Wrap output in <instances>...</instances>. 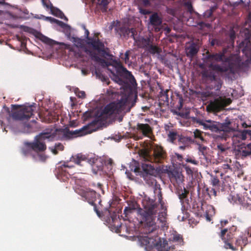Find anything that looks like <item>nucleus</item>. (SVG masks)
<instances>
[{"mask_svg": "<svg viewBox=\"0 0 251 251\" xmlns=\"http://www.w3.org/2000/svg\"><path fill=\"white\" fill-rule=\"evenodd\" d=\"M250 243H251V227H249L242 232L235 241V246L240 247L241 251L243 250L244 247Z\"/></svg>", "mask_w": 251, "mask_h": 251, "instance_id": "2eb2a0df", "label": "nucleus"}, {"mask_svg": "<svg viewBox=\"0 0 251 251\" xmlns=\"http://www.w3.org/2000/svg\"><path fill=\"white\" fill-rule=\"evenodd\" d=\"M39 39L44 43L49 45H53L54 44V41L42 35L41 34Z\"/></svg>", "mask_w": 251, "mask_h": 251, "instance_id": "37998d69", "label": "nucleus"}, {"mask_svg": "<svg viewBox=\"0 0 251 251\" xmlns=\"http://www.w3.org/2000/svg\"><path fill=\"white\" fill-rule=\"evenodd\" d=\"M73 41L75 44V45L77 47L82 48L83 46L84 42L83 40L77 38V37H73Z\"/></svg>", "mask_w": 251, "mask_h": 251, "instance_id": "c03bdc74", "label": "nucleus"}, {"mask_svg": "<svg viewBox=\"0 0 251 251\" xmlns=\"http://www.w3.org/2000/svg\"><path fill=\"white\" fill-rule=\"evenodd\" d=\"M213 14V10L210 9V10H207L205 13V16L207 17V18H209Z\"/></svg>", "mask_w": 251, "mask_h": 251, "instance_id": "680f3d73", "label": "nucleus"}, {"mask_svg": "<svg viewBox=\"0 0 251 251\" xmlns=\"http://www.w3.org/2000/svg\"><path fill=\"white\" fill-rule=\"evenodd\" d=\"M227 232V228H221V230L218 233L219 236L224 241L225 243V247L226 249H230L232 251L237 250V249L236 247H234L233 245L229 242L231 241V240H226V234Z\"/></svg>", "mask_w": 251, "mask_h": 251, "instance_id": "6ab92c4d", "label": "nucleus"}, {"mask_svg": "<svg viewBox=\"0 0 251 251\" xmlns=\"http://www.w3.org/2000/svg\"><path fill=\"white\" fill-rule=\"evenodd\" d=\"M140 12L144 15H146L149 13L148 10L142 8L140 9Z\"/></svg>", "mask_w": 251, "mask_h": 251, "instance_id": "69168bd1", "label": "nucleus"}, {"mask_svg": "<svg viewBox=\"0 0 251 251\" xmlns=\"http://www.w3.org/2000/svg\"><path fill=\"white\" fill-rule=\"evenodd\" d=\"M134 172L139 174L141 177H143L146 183L149 186L154 187V192L157 194L158 201L161 203L162 200V195L159 184H157L154 176V168L150 164L143 163L142 167L136 166Z\"/></svg>", "mask_w": 251, "mask_h": 251, "instance_id": "20e7f679", "label": "nucleus"}, {"mask_svg": "<svg viewBox=\"0 0 251 251\" xmlns=\"http://www.w3.org/2000/svg\"><path fill=\"white\" fill-rule=\"evenodd\" d=\"M39 157L40 158V159L42 161H44L46 159V157L45 155L39 154Z\"/></svg>", "mask_w": 251, "mask_h": 251, "instance_id": "338daca9", "label": "nucleus"}, {"mask_svg": "<svg viewBox=\"0 0 251 251\" xmlns=\"http://www.w3.org/2000/svg\"><path fill=\"white\" fill-rule=\"evenodd\" d=\"M171 180L172 182L175 181L177 184H179L183 181V176L181 173L175 172L172 174Z\"/></svg>", "mask_w": 251, "mask_h": 251, "instance_id": "473e14b6", "label": "nucleus"}, {"mask_svg": "<svg viewBox=\"0 0 251 251\" xmlns=\"http://www.w3.org/2000/svg\"><path fill=\"white\" fill-rule=\"evenodd\" d=\"M12 111L10 112L7 108L8 113L7 120L9 122L11 120L14 121H24L28 120L33 115V106H22L18 104L11 105Z\"/></svg>", "mask_w": 251, "mask_h": 251, "instance_id": "39448f33", "label": "nucleus"}, {"mask_svg": "<svg viewBox=\"0 0 251 251\" xmlns=\"http://www.w3.org/2000/svg\"><path fill=\"white\" fill-rule=\"evenodd\" d=\"M143 205L144 209L139 208L137 212L141 216L142 222L144 223L143 232L145 234H153L154 236H156L158 228L155 222L156 215L158 214L157 220L161 223L162 227H164L166 225V213L163 212L158 213L159 205L150 198L145 199L143 201Z\"/></svg>", "mask_w": 251, "mask_h": 251, "instance_id": "f03ea898", "label": "nucleus"}, {"mask_svg": "<svg viewBox=\"0 0 251 251\" xmlns=\"http://www.w3.org/2000/svg\"><path fill=\"white\" fill-rule=\"evenodd\" d=\"M136 126L137 130L141 132L144 136H148L152 133V128L148 124L138 123Z\"/></svg>", "mask_w": 251, "mask_h": 251, "instance_id": "412c9836", "label": "nucleus"}, {"mask_svg": "<svg viewBox=\"0 0 251 251\" xmlns=\"http://www.w3.org/2000/svg\"><path fill=\"white\" fill-rule=\"evenodd\" d=\"M207 62H210L212 63V61H215L216 62H222L223 63V59L222 58V55L219 53H210L208 51L206 52V55L205 58Z\"/></svg>", "mask_w": 251, "mask_h": 251, "instance_id": "bb28decb", "label": "nucleus"}, {"mask_svg": "<svg viewBox=\"0 0 251 251\" xmlns=\"http://www.w3.org/2000/svg\"><path fill=\"white\" fill-rule=\"evenodd\" d=\"M29 142H25L24 143V146L22 149V153L25 156H27L31 154L32 151H33L31 148L28 146L26 144Z\"/></svg>", "mask_w": 251, "mask_h": 251, "instance_id": "4c0bfd02", "label": "nucleus"}, {"mask_svg": "<svg viewBox=\"0 0 251 251\" xmlns=\"http://www.w3.org/2000/svg\"><path fill=\"white\" fill-rule=\"evenodd\" d=\"M187 9H188V11L190 13H192L193 11V7H192V5H191V3H187Z\"/></svg>", "mask_w": 251, "mask_h": 251, "instance_id": "0e129e2a", "label": "nucleus"}, {"mask_svg": "<svg viewBox=\"0 0 251 251\" xmlns=\"http://www.w3.org/2000/svg\"><path fill=\"white\" fill-rule=\"evenodd\" d=\"M85 52L88 54L91 57L94 59L96 61L102 62L104 61V60L100 59L98 55L94 52L93 50L86 49Z\"/></svg>", "mask_w": 251, "mask_h": 251, "instance_id": "58836bf2", "label": "nucleus"}, {"mask_svg": "<svg viewBox=\"0 0 251 251\" xmlns=\"http://www.w3.org/2000/svg\"><path fill=\"white\" fill-rule=\"evenodd\" d=\"M52 11L53 14L56 16H58L59 17L61 18L62 15H64L63 12L57 8H56L55 9H53Z\"/></svg>", "mask_w": 251, "mask_h": 251, "instance_id": "5fc2aeb1", "label": "nucleus"}, {"mask_svg": "<svg viewBox=\"0 0 251 251\" xmlns=\"http://www.w3.org/2000/svg\"><path fill=\"white\" fill-rule=\"evenodd\" d=\"M68 163L69 162L68 161L64 162L61 166H59L57 169L58 176L61 177H64L63 178L64 180H65L66 179L69 178L71 176V175L67 171L66 168H70L73 166L69 165Z\"/></svg>", "mask_w": 251, "mask_h": 251, "instance_id": "a211bd4d", "label": "nucleus"}, {"mask_svg": "<svg viewBox=\"0 0 251 251\" xmlns=\"http://www.w3.org/2000/svg\"><path fill=\"white\" fill-rule=\"evenodd\" d=\"M215 188H212L210 190H209L208 188H206V191L208 193V195L211 197V196H214L216 197L217 196V191Z\"/></svg>", "mask_w": 251, "mask_h": 251, "instance_id": "603ef678", "label": "nucleus"}, {"mask_svg": "<svg viewBox=\"0 0 251 251\" xmlns=\"http://www.w3.org/2000/svg\"><path fill=\"white\" fill-rule=\"evenodd\" d=\"M125 62L126 63H128L129 57V54L127 51H126L125 54V56L124 58Z\"/></svg>", "mask_w": 251, "mask_h": 251, "instance_id": "e2e57ef3", "label": "nucleus"}, {"mask_svg": "<svg viewBox=\"0 0 251 251\" xmlns=\"http://www.w3.org/2000/svg\"><path fill=\"white\" fill-rule=\"evenodd\" d=\"M239 152L242 158H244L251 155V143L241 147L239 150Z\"/></svg>", "mask_w": 251, "mask_h": 251, "instance_id": "c756f323", "label": "nucleus"}, {"mask_svg": "<svg viewBox=\"0 0 251 251\" xmlns=\"http://www.w3.org/2000/svg\"><path fill=\"white\" fill-rule=\"evenodd\" d=\"M139 241L143 246H145L146 248H150L152 247V244L154 245V242L155 240L149 235L142 236L139 239Z\"/></svg>", "mask_w": 251, "mask_h": 251, "instance_id": "cd10ccee", "label": "nucleus"}, {"mask_svg": "<svg viewBox=\"0 0 251 251\" xmlns=\"http://www.w3.org/2000/svg\"><path fill=\"white\" fill-rule=\"evenodd\" d=\"M143 205L144 209L139 208L137 212L141 216L142 222L144 223L143 232L145 234H153L154 236H156L158 228L155 222L156 215L158 214L157 220L161 223L162 227H164L166 225V213L163 212L158 213L159 205L150 198L145 199L143 201Z\"/></svg>", "mask_w": 251, "mask_h": 251, "instance_id": "7ed1b4c3", "label": "nucleus"}, {"mask_svg": "<svg viewBox=\"0 0 251 251\" xmlns=\"http://www.w3.org/2000/svg\"><path fill=\"white\" fill-rule=\"evenodd\" d=\"M86 159V157L85 155L82 154H77L72 156L70 159V161L74 162L77 165H82L81 164V162L85 161Z\"/></svg>", "mask_w": 251, "mask_h": 251, "instance_id": "2f4dec72", "label": "nucleus"}, {"mask_svg": "<svg viewBox=\"0 0 251 251\" xmlns=\"http://www.w3.org/2000/svg\"><path fill=\"white\" fill-rule=\"evenodd\" d=\"M111 0H97V3L100 6L101 11L106 12L107 9V5Z\"/></svg>", "mask_w": 251, "mask_h": 251, "instance_id": "c9c22d12", "label": "nucleus"}, {"mask_svg": "<svg viewBox=\"0 0 251 251\" xmlns=\"http://www.w3.org/2000/svg\"><path fill=\"white\" fill-rule=\"evenodd\" d=\"M133 210H132L128 207H126L124 210L123 214L125 215L123 217V219L125 221L129 220V219L130 218V214L133 212Z\"/></svg>", "mask_w": 251, "mask_h": 251, "instance_id": "79ce46f5", "label": "nucleus"}, {"mask_svg": "<svg viewBox=\"0 0 251 251\" xmlns=\"http://www.w3.org/2000/svg\"><path fill=\"white\" fill-rule=\"evenodd\" d=\"M124 105L125 103L122 100H120L117 102H110L104 107L102 112V115L108 117L119 114L123 110Z\"/></svg>", "mask_w": 251, "mask_h": 251, "instance_id": "f8f14e48", "label": "nucleus"}, {"mask_svg": "<svg viewBox=\"0 0 251 251\" xmlns=\"http://www.w3.org/2000/svg\"><path fill=\"white\" fill-rule=\"evenodd\" d=\"M228 35L229 37L230 41L232 43H234V40L236 38V34L233 27H230Z\"/></svg>", "mask_w": 251, "mask_h": 251, "instance_id": "49530a36", "label": "nucleus"}, {"mask_svg": "<svg viewBox=\"0 0 251 251\" xmlns=\"http://www.w3.org/2000/svg\"><path fill=\"white\" fill-rule=\"evenodd\" d=\"M235 138H238L239 139H241L242 140H245L247 137L246 136L245 130L239 131L237 133L234 134L232 138L234 140Z\"/></svg>", "mask_w": 251, "mask_h": 251, "instance_id": "ea45409f", "label": "nucleus"}, {"mask_svg": "<svg viewBox=\"0 0 251 251\" xmlns=\"http://www.w3.org/2000/svg\"><path fill=\"white\" fill-rule=\"evenodd\" d=\"M56 132L59 135V139L61 140H69L91 132L88 130L87 126H84L80 129L74 131H71L68 128L57 129Z\"/></svg>", "mask_w": 251, "mask_h": 251, "instance_id": "9d476101", "label": "nucleus"}, {"mask_svg": "<svg viewBox=\"0 0 251 251\" xmlns=\"http://www.w3.org/2000/svg\"><path fill=\"white\" fill-rule=\"evenodd\" d=\"M150 24L152 25L155 31H160V28L159 27L162 24V19L158 16L157 13H154L150 17Z\"/></svg>", "mask_w": 251, "mask_h": 251, "instance_id": "aec40b11", "label": "nucleus"}, {"mask_svg": "<svg viewBox=\"0 0 251 251\" xmlns=\"http://www.w3.org/2000/svg\"><path fill=\"white\" fill-rule=\"evenodd\" d=\"M217 149L219 150V151L221 153H223L225 152L227 148L225 147L224 145H223L222 144H219L217 145Z\"/></svg>", "mask_w": 251, "mask_h": 251, "instance_id": "6e6d98bb", "label": "nucleus"}, {"mask_svg": "<svg viewBox=\"0 0 251 251\" xmlns=\"http://www.w3.org/2000/svg\"><path fill=\"white\" fill-rule=\"evenodd\" d=\"M180 135L181 134L176 129L170 130L167 134L168 140L172 143L176 144V142H178Z\"/></svg>", "mask_w": 251, "mask_h": 251, "instance_id": "b1692460", "label": "nucleus"}, {"mask_svg": "<svg viewBox=\"0 0 251 251\" xmlns=\"http://www.w3.org/2000/svg\"><path fill=\"white\" fill-rule=\"evenodd\" d=\"M211 183L213 186L215 187L218 190L220 189V181L217 177H212Z\"/></svg>", "mask_w": 251, "mask_h": 251, "instance_id": "a18cd8bd", "label": "nucleus"}, {"mask_svg": "<svg viewBox=\"0 0 251 251\" xmlns=\"http://www.w3.org/2000/svg\"><path fill=\"white\" fill-rule=\"evenodd\" d=\"M142 155L145 161L159 163L165 158L166 153L162 147L155 146L153 148L152 153L144 151L142 152Z\"/></svg>", "mask_w": 251, "mask_h": 251, "instance_id": "1a4fd4ad", "label": "nucleus"}, {"mask_svg": "<svg viewBox=\"0 0 251 251\" xmlns=\"http://www.w3.org/2000/svg\"><path fill=\"white\" fill-rule=\"evenodd\" d=\"M185 161L186 162L191 163L194 165H198V163H199L198 161H197L195 159H193L191 157H188V158H186Z\"/></svg>", "mask_w": 251, "mask_h": 251, "instance_id": "bf43d9fd", "label": "nucleus"}, {"mask_svg": "<svg viewBox=\"0 0 251 251\" xmlns=\"http://www.w3.org/2000/svg\"><path fill=\"white\" fill-rule=\"evenodd\" d=\"M54 136L53 134L50 133L42 132L36 135L33 142L27 143L26 144L33 151L36 152H43L47 149L45 140L47 139L53 138Z\"/></svg>", "mask_w": 251, "mask_h": 251, "instance_id": "6e6552de", "label": "nucleus"}, {"mask_svg": "<svg viewBox=\"0 0 251 251\" xmlns=\"http://www.w3.org/2000/svg\"><path fill=\"white\" fill-rule=\"evenodd\" d=\"M216 93L210 91L203 92L201 96L203 98H214L213 100H210L208 105L206 106L207 110L211 112H218L224 109L225 107L228 105L231 102L230 99L223 98L218 96Z\"/></svg>", "mask_w": 251, "mask_h": 251, "instance_id": "423d86ee", "label": "nucleus"}, {"mask_svg": "<svg viewBox=\"0 0 251 251\" xmlns=\"http://www.w3.org/2000/svg\"><path fill=\"white\" fill-rule=\"evenodd\" d=\"M75 94L76 96L80 98H84L85 97V93L84 91H80L77 89L75 90Z\"/></svg>", "mask_w": 251, "mask_h": 251, "instance_id": "864d4df0", "label": "nucleus"}, {"mask_svg": "<svg viewBox=\"0 0 251 251\" xmlns=\"http://www.w3.org/2000/svg\"><path fill=\"white\" fill-rule=\"evenodd\" d=\"M84 29L87 45L93 50L97 51L101 56H109V49L105 46L104 43L99 38L90 37L89 30L85 27Z\"/></svg>", "mask_w": 251, "mask_h": 251, "instance_id": "0eeeda50", "label": "nucleus"}, {"mask_svg": "<svg viewBox=\"0 0 251 251\" xmlns=\"http://www.w3.org/2000/svg\"><path fill=\"white\" fill-rule=\"evenodd\" d=\"M76 192L79 195L84 198L90 204L94 206V210L96 212L97 215L100 217L101 216L100 211L97 208L96 204L95 201L96 200V192L95 191L86 189H78L75 190Z\"/></svg>", "mask_w": 251, "mask_h": 251, "instance_id": "ddd939ff", "label": "nucleus"}, {"mask_svg": "<svg viewBox=\"0 0 251 251\" xmlns=\"http://www.w3.org/2000/svg\"><path fill=\"white\" fill-rule=\"evenodd\" d=\"M192 121L194 124L202 126L204 130H209L215 132L219 131V122L211 120H203L195 117L192 118Z\"/></svg>", "mask_w": 251, "mask_h": 251, "instance_id": "4468645a", "label": "nucleus"}, {"mask_svg": "<svg viewBox=\"0 0 251 251\" xmlns=\"http://www.w3.org/2000/svg\"><path fill=\"white\" fill-rule=\"evenodd\" d=\"M135 40L139 48L145 49L146 50L153 42V40L151 39L150 38H145L143 37H139L138 39H135Z\"/></svg>", "mask_w": 251, "mask_h": 251, "instance_id": "4be33fe9", "label": "nucleus"}, {"mask_svg": "<svg viewBox=\"0 0 251 251\" xmlns=\"http://www.w3.org/2000/svg\"><path fill=\"white\" fill-rule=\"evenodd\" d=\"M197 25L200 26V28L201 29L205 27H209L210 26V25L209 24L205 23L203 22H200L198 23Z\"/></svg>", "mask_w": 251, "mask_h": 251, "instance_id": "4d7b16f0", "label": "nucleus"}, {"mask_svg": "<svg viewBox=\"0 0 251 251\" xmlns=\"http://www.w3.org/2000/svg\"><path fill=\"white\" fill-rule=\"evenodd\" d=\"M244 130H245L246 136H247V135H248L251 138V130L245 129Z\"/></svg>", "mask_w": 251, "mask_h": 251, "instance_id": "774afa93", "label": "nucleus"}, {"mask_svg": "<svg viewBox=\"0 0 251 251\" xmlns=\"http://www.w3.org/2000/svg\"><path fill=\"white\" fill-rule=\"evenodd\" d=\"M219 131H222L226 132H228L230 131L233 130V129L230 127L229 126L231 125V122L228 118H226L225 122L223 123H219Z\"/></svg>", "mask_w": 251, "mask_h": 251, "instance_id": "7c9ffc66", "label": "nucleus"}, {"mask_svg": "<svg viewBox=\"0 0 251 251\" xmlns=\"http://www.w3.org/2000/svg\"><path fill=\"white\" fill-rule=\"evenodd\" d=\"M227 51L228 49L225 48L219 52L224 60L222 65L210 63L208 66L210 70H204L201 73L202 77L211 83L209 86L211 89L220 91L223 84V81L220 78L217 77L216 73L225 74V77L232 79L243 66L244 63L238 53L231 54L227 57L226 55Z\"/></svg>", "mask_w": 251, "mask_h": 251, "instance_id": "f257e3e1", "label": "nucleus"}, {"mask_svg": "<svg viewBox=\"0 0 251 251\" xmlns=\"http://www.w3.org/2000/svg\"><path fill=\"white\" fill-rule=\"evenodd\" d=\"M237 227L236 226H233L227 229V232L226 234V240H232L234 236V232L236 231Z\"/></svg>", "mask_w": 251, "mask_h": 251, "instance_id": "e433bc0d", "label": "nucleus"}, {"mask_svg": "<svg viewBox=\"0 0 251 251\" xmlns=\"http://www.w3.org/2000/svg\"><path fill=\"white\" fill-rule=\"evenodd\" d=\"M199 41L191 42L185 47L186 54L188 57L193 58L198 52L200 49Z\"/></svg>", "mask_w": 251, "mask_h": 251, "instance_id": "f3484780", "label": "nucleus"}, {"mask_svg": "<svg viewBox=\"0 0 251 251\" xmlns=\"http://www.w3.org/2000/svg\"><path fill=\"white\" fill-rule=\"evenodd\" d=\"M207 147L202 145H200L199 147V152L201 153V154L205 157V151L206 150Z\"/></svg>", "mask_w": 251, "mask_h": 251, "instance_id": "3c124183", "label": "nucleus"}, {"mask_svg": "<svg viewBox=\"0 0 251 251\" xmlns=\"http://www.w3.org/2000/svg\"><path fill=\"white\" fill-rule=\"evenodd\" d=\"M110 26L111 28L114 27L116 33L118 34L120 37L128 39L130 37L135 40V35L137 32L134 28H129L119 21L113 22Z\"/></svg>", "mask_w": 251, "mask_h": 251, "instance_id": "9b49d317", "label": "nucleus"}, {"mask_svg": "<svg viewBox=\"0 0 251 251\" xmlns=\"http://www.w3.org/2000/svg\"><path fill=\"white\" fill-rule=\"evenodd\" d=\"M110 218L109 219L110 223L114 227L116 228V230L120 231L122 226L121 224L120 223L119 216L116 212H113L111 214Z\"/></svg>", "mask_w": 251, "mask_h": 251, "instance_id": "393cba45", "label": "nucleus"}, {"mask_svg": "<svg viewBox=\"0 0 251 251\" xmlns=\"http://www.w3.org/2000/svg\"><path fill=\"white\" fill-rule=\"evenodd\" d=\"M171 240L173 242L177 243V244L181 245L183 242L182 236L178 234H175L171 238Z\"/></svg>", "mask_w": 251, "mask_h": 251, "instance_id": "a19ab883", "label": "nucleus"}, {"mask_svg": "<svg viewBox=\"0 0 251 251\" xmlns=\"http://www.w3.org/2000/svg\"><path fill=\"white\" fill-rule=\"evenodd\" d=\"M49 115V122H54L57 120L58 119V114L55 113L54 112H49L48 113Z\"/></svg>", "mask_w": 251, "mask_h": 251, "instance_id": "de8ad7c7", "label": "nucleus"}, {"mask_svg": "<svg viewBox=\"0 0 251 251\" xmlns=\"http://www.w3.org/2000/svg\"><path fill=\"white\" fill-rule=\"evenodd\" d=\"M150 53L154 54L155 53L159 54L161 52V50L157 46L151 43L148 49L146 50Z\"/></svg>", "mask_w": 251, "mask_h": 251, "instance_id": "f704fd0d", "label": "nucleus"}, {"mask_svg": "<svg viewBox=\"0 0 251 251\" xmlns=\"http://www.w3.org/2000/svg\"><path fill=\"white\" fill-rule=\"evenodd\" d=\"M85 161L87 162L91 166L93 172L95 174H97V172L100 169V166L98 165L99 162L97 159L95 158L89 159L86 157Z\"/></svg>", "mask_w": 251, "mask_h": 251, "instance_id": "c85d7f7f", "label": "nucleus"}, {"mask_svg": "<svg viewBox=\"0 0 251 251\" xmlns=\"http://www.w3.org/2000/svg\"><path fill=\"white\" fill-rule=\"evenodd\" d=\"M178 142L179 144L189 146V144L193 142V141L191 137L185 136L181 134L178 140Z\"/></svg>", "mask_w": 251, "mask_h": 251, "instance_id": "72a5a7b5", "label": "nucleus"}, {"mask_svg": "<svg viewBox=\"0 0 251 251\" xmlns=\"http://www.w3.org/2000/svg\"><path fill=\"white\" fill-rule=\"evenodd\" d=\"M55 147L58 151H63L64 148V147L61 143L56 144Z\"/></svg>", "mask_w": 251, "mask_h": 251, "instance_id": "052dcab7", "label": "nucleus"}, {"mask_svg": "<svg viewBox=\"0 0 251 251\" xmlns=\"http://www.w3.org/2000/svg\"><path fill=\"white\" fill-rule=\"evenodd\" d=\"M161 91L159 92L158 95V99L160 104H169V95L168 92H169V90L166 89V90H163L161 88H160Z\"/></svg>", "mask_w": 251, "mask_h": 251, "instance_id": "a878e982", "label": "nucleus"}, {"mask_svg": "<svg viewBox=\"0 0 251 251\" xmlns=\"http://www.w3.org/2000/svg\"><path fill=\"white\" fill-rule=\"evenodd\" d=\"M176 193L178 196L182 207L183 208H188L190 207L188 198L189 193L188 190H186L184 187L182 188L181 187H178L176 189Z\"/></svg>", "mask_w": 251, "mask_h": 251, "instance_id": "dca6fc26", "label": "nucleus"}, {"mask_svg": "<svg viewBox=\"0 0 251 251\" xmlns=\"http://www.w3.org/2000/svg\"><path fill=\"white\" fill-rule=\"evenodd\" d=\"M194 135L195 138H199L201 139V141L204 140L203 137L201 134V132L200 130L198 129H196L195 131L194 132Z\"/></svg>", "mask_w": 251, "mask_h": 251, "instance_id": "8fccbe9b", "label": "nucleus"}, {"mask_svg": "<svg viewBox=\"0 0 251 251\" xmlns=\"http://www.w3.org/2000/svg\"><path fill=\"white\" fill-rule=\"evenodd\" d=\"M117 73L121 76L126 78H130L133 77L131 73L128 71L125 67H124L121 63L117 64Z\"/></svg>", "mask_w": 251, "mask_h": 251, "instance_id": "5701e85b", "label": "nucleus"}, {"mask_svg": "<svg viewBox=\"0 0 251 251\" xmlns=\"http://www.w3.org/2000/svg\"><path fill=\"white\" fill-rule=\"evenodd\" d=\"M171 247L168 249V244L166 243L163 244V246L161 245L159 246H157V250L158 251H169Z\"/></svg>", "mask_w": 251, "mask_h": 251, "instance_id": "09e8293b", "label": "nucleus"}, {"mask_svg": "<svg viewBox=\"0 0 251 251\" xmlns=\"http://www.w3.org/2000/svg\"><path fill=\"white\" fill-rule=\"evenodd\" d=\"M128 205H129V206L128 207H129L130 208H131L133 211L136 210L138 208V206L137 203L136 202H132L131 203H129Z\"/></svg>", "mask_w": 251, "mask_h": 251, "instance_id": "13d9d810", "label": "nucleus"}]
</instances>
